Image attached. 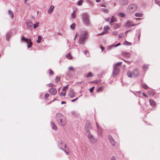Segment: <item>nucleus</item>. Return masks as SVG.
<instances>
[{
	"label": "nucleus",
	"mask_w": 160,
	"mask_h": 160,
	"mask_svg": "<svg viewBox=\"0 0 160 160\" xmlns=\"http://www.w3.org/2000/svg\"><path fill=\"white\" fill-rule=\"evenodd\" d=\"M56 119L60 125L64 127L66 124V120L65 117L61 113H57L56 115Z\"/></svg>",
	"instance_id": "f257e3e1"
},
{
	"label": "nucleus",
	"mask_w": 160,
	"mask_h": 160,
	"mask_svg": "<svg viewBox=\"0 0 160 160\" xmlns=\"http://www.w3.org/2000/svg\"><path fill=\"white\" fill-rule=\"evenodd\" d=\"M137 9V5L134 4L129 5L127 9V13L129 14H132L135 12Z\"/></svg>",
	"instance_id": "f03ea898"
},
{
	"label": "nucleus",
	"mask_w": 160,
	"mask_h": 160,
	"mask_svg": "<svg viewBox=\"0 0 160 160\" xmlns=\"http://www.w3.org/2000/svg\"><path fill=\"white\" fill-rule=\"evenodd\" d=\"M88 36V32L87 31H83L79 36V43L83 44L86 41Z\"/></svg>",
	"instance_id": "7ed1b4c3"
},
{
	"label": "nucleus",
	"mask_w": 160,
	"mask_h": 160,
	"mask_svg": "<svg viewBox=\"0 0 160 160\" xmlns=\"http://www.w3.org/2000/svg\"><path fill=\"white\" fill-rule=\"evenodd\" d=\"M86 135L88 139L92 143H95L97 141L93 136L89 130H87L86 132Z\"/></svg>",
	"instance_id": "20e7f679"
},
{
	"label": "nucleus",
	"mask_w": 160,
	"mask_h": 160,
	"mask_svg": "<svg viewBox=\"0 0 160 160\" xmlns=\"http://www.w3.org/2000/svg\"><path fill=\"white\" fill-rule=\"evenodd\" d=\"M82 19L84 23L86 26L90 25V22L89 19V16L88 14L85 13L82 15Z\"/></svg>",
	"instance_id": "39448f33"
},
{
	"label": "nucleus",
	"mask_w": 160,
	"mask_h": 160,
	"mask_svg": "<svg viewBox=\"0 0 160 160\" xmlns=\"http://www.w3.org/2000/svg\"><path fill=\"white\" fill-rule=\"evenodd\" d=\"M22 41L27 43L28 48L31 47L32 45V43L31 42V40L30 38L28 39L25 38L24 36H23L22 38Z\"/></svg>",
	"instance_id": "423d86ee"
},
{
	"label": "nucleus",
	"mask_w": 160,
	"mask_h": 160,
	"mask_svg": "<svg viewBox=\"0 0 160 160\" xmlns=\"http://www.w3.org/2000/svg\"><path fill=\"white\" fill-rule=\"evenodd\" d=\"M119 72V69L118 67L116 66H113V70L112 75L113 77L118 74Z\"/></svg>",
	"instance_id": "0eeeda50"
},
{
	"label": "nucleus",
	"mask_w": 160,
	"mask_h": 160,
	"mask_svg": "<svg viewBox=\"0 0 160 160\" xmlns=\"http://www.w3.org/2000/svg\"><path fill=\"white\" fill-rule=\"evenodd\" d=\"M108 138L112 144V146H114V143H116V142L111 135H109L108 136Z\"/></svg>",
	"instance_id": "6e6552de"
},
{
	"label": "nucleus",
	"mask_w": 160,
	"mask_h": 160,
	"mask_svg": "<svg viewBox=\"0 0 160 160\" xmlns=\"http://www.w3.org/2000/svg\"><path fill=\"white\" fill-rule=\"evenodd\" d=\"M68 96L70 98H72L75 95V93L72 89L70 90L68 93Z\"/></svg>",
	"instance_id": "1a4fd4ad"
},
{
	"label": "nucleus",
	"mask_w": 160,
	"mask_h": 160,
	"mask_svg": "<svg viewBox=\"0 0 160 160\" xmlns=\"http://www.w3.org/2000/svg\"><path fill=\"white\" fill-rule=\"evenodd\" d=\"M133 76L134 77H136L138 76L139 75V70L137 68H134L132 72Z\"/></svg>",
	"instance_id": "9d476101"
},
{
	"label": "nucleus",
	"mask_w": 160,
	"mask_h": 160,
	"mask_svg": "<svg viewBox=\"0 0 160 160\" xmlns=\"http://www.w3.org/2000/svg\"><path fill=\"white\" fill-rule=\"evenodd\" d=\"M28 28L31 29L32 28V23L30 20L27 21L26 22Z\"/></svg>",
	"instance_id": "9b49d317"
},
{
	"label": "nucleus",
	"mask_w": 160,
	"mask_h": 160,
	"mask_svg": "<svg viewBox=\"0 0 160 160\" xmlns=\"http://www.w3.org/2000/svg\"><path fill=\"white\" fill-rule=\"evenodd\" d=\"M85 128L88 129H92L93 128L92 126L91 125L90 122L88 121L87 122L85 125Z\"/></svg>",
	"instance_id": "f8f14e48"
},
{
	"label": "nucleus",
	"mask_w": 160,
	"mask_h": 160,
	"mask_svg": "<svg viewBox=\"0 0 160 160\" xmlns=\"http://www.w3.org/2000/svg\"><path fill=\"white\" fill-rule=\"evenodd\" d=\"M128 3V0H120L119 4L121 5H126Z\"/></svg>",
	"instance_id": "ddd939ff"
},
{
	"label": "nucleus",
	"mask_w": 160,
	"mask_h": 160,
	"mask_svg": "<svg viewBox=\"0 0 160 160\" xmlns=\"http://www.w3.org/2000/svg\"><path fill=\"white\" fill-rule=\"evenodd\" d=\"M135 24H133L132 22L130 21H128L125 24L126 26L128 27L135 26Z\"/></svg>",
	"instance_id": "4468645a"
},
{
	"label": "nucleus",
	"mask_w": 160,
	"mask_h": 160,
	"mask_svg": "<svg viewBox=\"0 0 160 160\" xmlns=\"http://www.w3.org/2000/svg\"><path fill=\"white\" fill-rule=\"evenodd\" d=\"M49 92L52 95H54L57 92V90L54 88H51L49 90Z\"/></svg>",
	"instance_id": "2eb2a0df"
},
{
	"label": "nucleus",
	"mask_w": 160,
	"mask_h": 160,
	"mask_svg": "<svg viewBox=\"0 0 160 160\" xmlns=\"http://www.w3.org/2000/svg\"><path fill=\"white\" fill-rule=\"evenodd\" d=\"M50 125L52 129L55 131L57 130V127L56 124L53 122H51L50 123Z\"/></svg>",
	"instance_id": "dca6fc26"
},
{
	"label": "nucleus",
	"mask_w": 160,
	"mask_h": 160,
	"mask_svg": "<svg viewBox=\"0 0 160 160\" xmlns=\"http://www.w3.org/2000/svg\"><path fill=\"white\" fill-rule=\"evenodd\" d=\"M98 129V133L99 135L100 136L102 135V132L101 128L99 127L97 122H96Z\"/></svg>",
	"instance_id": "f3484780"
},
{
	"label": "nucleus",
	"mask_w": 160,
	"mask_h": 160,
	"mask_svg": "<svg viewBox=\"0 0 160 160\" xmlns=\"http://www.w3.org/2000/svg\"><path fill=\"white\" fill-rule=\"evenodd\" d=\"M149 102L151 105L153 107H154L156 106V103L152 99H150L149 100Z\"/></svg>",
	"instance_id": "a211bd4d"
},
{
	"label": "nucleus",
	"mask_w": 160,
	"mask_h": 160,
	"mask_svg": "<svg viewBox=\"0 0 160 160\" xmlns=\"http://www.w3.org/2000/svg\"><path fill=\"white\" fill-rule=\"evenodd\" d=\"M122 54L123 56L128 58L130 57V54L129 53L126 52H122Z\"/></svg>",
	"instance_id": "6ab92c4d"
},
{
	"label": "nucleus",
	"mask_w": 160,
	"mask_h": 160,
	"mask_svg": "<svg viewBox=\"0 0 160 160\" xmlns=\"http://www.w3.org/2000/svg\"><path fill=\"white\" fill-rule=\"evenodd\" d=\"M54 7L53 6H51L50 8L48 10V13L50 14L53 11L54 8Z\"/></svg>",
	"instance_id": "aec40b11"
},
{
	"label": "nucleus",
	"mask_w": 160,
	"mask_h": 160,
	"mask_svg": "<svg viewBox=\"0 0 160 160\" xmlns=\"http://www.w3.org/2000/svg\"><path fill=\"white\" fill-rule=\"evenodd\" d=\"M8 14L10 16L12 19H13L14 18V13L10 10L8 11Z\"/></svg>",
	"instance_id": "412c9836"
},
{
	"label": "nucleus",
	"mask_w": 160,
	"mask_h": 160,
	"mask_svg": "<svg viewBox=\"0 0 160 160\" xmlns=\"http://www.w3.org/2000/svg\"><path fill=\"white\" fill-rule=\"evenodd\" d=\"M133 72L130 71H129L127 72V75L128 77L131 78L132 77H133L132 75Z\"/></svg>",
	"instance_id": "4be33fe9"
},
{
	"label": "nucleus",
	"mask_w": 160,
	"mask_h": 160,
	"mask_svg": "<svg viewBox=\"0 0 160 160\" xmlns=\"http://www.w3.org/2000/svg\"><path fill=\"white\" fill-rule=\"evenodd\" d=\"M118 15L122 18H123L125 16V13L124 12H119L118 14Z\"/></svg>",
	"instance_id": "5701e85b"
},
{
	"label": "nucleus",
	"mask_w": 160,
	"mask_h": 160,
	"mask_svg": "<svg viewBox=\"0 0 160 160\" xmlns=\"http://www.w3.org/2000/svg\"><path fill=\"white\" fill-rule=\"evenodd\" d=\"M12 35L11 33H8L6 35V39L7 41H9V38H10Z\"/></svg>",
	"instance_id": "b1692460"
},
{
	"label": "nucleus",
	"mask_w": 160,
	"mask_h": 160,
	"mask_svg": "<svg viewBox=\"0 0 160 160\" xmlns=\"http://www.w3.org/2000/svg\"><path fill=\"white\" fill-rule=\"evenodd\" d=\"M76 11L75 10H73L72 13L71 15V17L72 18H76Z\"/></svg>",
	"instance_id": "393cba45"
},
{
	"label": "nucleus",
	"mask_w": 160,
	"mask_h": 160,
	"mask_svg": "<svg viewBox=\"0 0 160 160\" xmlns=\"http://www.w3.org/2000/svg\"><path fill=\"white\" fill-rule=\"evenodd\" d=\"M42 39V38L40 36H39L38 37V40H37V42L40 43Z\"/></svg>",
	"instance_id": "a878e982"
},
{
	"label": "nucleus",
	"mask_w": 160,
	"mask_h": 160,
	"mask_svg": "<svg viewBox=\"0 0 160 160\" xmlns=\"http://www.w3.org/2000/svg\"><path fill=\"white\" fill-rule=\"evenodd\" d=\"M142 86L143 88L145 89H147L148 88V86L145 83H142Z\"/></svg>",
	"instance_id": "bb28decb"
},
{
	"label": "nucleus",
	"mask_w": 160,
	"mask_h": 160,
	"mask_svg": "<svg viewBox=\"0 0 160 160\" xmlns=\"http://www.w3.org/2000/svg\"><path fill=\"white\" fill-rule=\"evenodd\" d=\"M76 24L75 23H72L70 26V28L72 30L75 29Z\"/></svg>",
	"instance_id": "cd10ccee"
},
{
	"label": "nucleus",
	"mask_w": 160,
	"mask_h": 160,
	"mask_svg": "<svg viewBox=\"0 0 160 160\" xmlns=\"http://www.w3.org/2000/svg\"><path fill=\"white\" fill-rule=\"evenodd\" d=\"M135 16L137 17H142L143 16V14L141 13H135Z\"/></svg>",
	"instance_id": "c85d7f7f"
},
{
	"label": "nucleus",
	"mask_w": 160,
	"mask_h": 160,
	"mask_svg": "<svg viewBox=\"0 0 160 160\" xmlns=\"http://www.w3.org/2000/svg\"><path fill=\"white\" fill-rule=\"evenodd\" d=\"M83 2L84 1L83 0L79 1L77 3V5H78L79 6H81L82 5Z\"/></svg>",
	"instance_id": "c756f323"
},
{
	"label": "nucleus",
	"mask_w": 160,
	"mask_h": 160,
	"mask_svg": "<svg viewBox=\"0 0 160 160\" xmlns=\"http://www.w3.org/2000/svg\"><path fill=\"white\" fill-rule=\"evenodd\" d=\"M60 80V77L58 76H56L55 79V81L56 83H58Z\"/></svg>",
	"instance_id": "7c9ffc66"
},
{
	"label": "nucleus",
	"mask_w": 160,
	"mask_h": 160,
	"mask_svg": "<svg viewBox=\"0 0 160 160\" xmlns=\"http://www.w3.org/2000/svg\"><path fill=\"white\" fill-rule=\"evenodd\" d=\"M39 24V22H37L36 23L34 24L33 25V28L35 29L37 27H38Z\"/></svg>",
	"instance_id": "2f4dec72"
},
{
	"label": "nucleus",
	"mask_w": 160,
	"mask_h": 160,
	"mask_svg": "<svg viewBox=\"0 0 160 160\" xmlns=\"http://www.w3.org/2000/svg\"><path fill=\"white\" fill-rule=\"evenodd\" d=\"M123 44L125 45H127L129 46L131 45V42H129L127 41H125L124 42Z\"/></svg>",
	"instance_id": "473e14b6"
},
{
	"label": "nucleus",
	"mask_w": 160,
	"mask_h": 160,
	"mask_svg": "<svg viewBox=\"0 0 160 160\" xmlns=\"http://www.w3.org/2000/svg\"><path fill=\"white\" fill-rule=\"evenodd\" d=\"M67 58H68L69 59H70L71 58V56L70 53H68L67 54L66 56Z\"/></svg>",
	"instance_id": "72a5a7b5"
},
{
	"label": "nucleus",
	"mask_w": 160,
	"mask_h": 160,
	"mask_svg": "<svg viewBox=\"0 0 160 160\" xmlns=\"http://www.w3.org/2000/svg\"><path fill=\"white\" fill-rule=\"evenodd\" d=\"M92 75L91 72H89L87 75L86 77L88 78H91L92 77Z\"/></svg>",
	"instance_id": "f704fd0d"
},
{
	"label": "nucleus",
	"mask_w": 160,
	"mask_h": 160,
	"mask_svg": "<svg viewBox=\"0 0 160 160\" xmlns=\"http://www.w3.org/2000/svg\"><path fill=\"white\" fill-rule=\"evenodd\" d=\"M114 21H116V19L113 16L111 18L110 23H111L113 22H114Z\"/></svg>",
	"instance_id": "c9c22d12"
},
{
	"label": "nucleus",
	"mask_w": 160,
	"mask_h": 160,
	"mask_svg": "<svg viewBox=\"0 0 160 160\" xmlns=\"http://www.w3.org/2000/svg\"><path fill=\"white\" fill-rule=\"evenodd\" d=\"M101 10L102 12H103L105 13L108 12V10L105 8H102L101 9Z\"/></svg>",
	"instance_id": "e433bc0d"
},
{
	"label": "nucleus",
	"mask_w": 160,
	"mask_h": 160,
	"mask_svg": "<svg viewBox=\"0 0 160 160\" xmlns=\"http://www.w3.org/2000/svg\"><path fill=\"white\" fill-rule=\"evenodd\" d=\"M68 85L65 87H64L62 89V91H66L68 89Z\"/></svg>",
	"instance_id": "4c0bfd02"
},
{
	"label": "nucleus",
	"mask_w": 160,
	"mask_h": 160,
	"mask_svg": "<svg viewBox=\"0 0 160 160\" xmlns=\"http://www.w3.org/2000/svg\"><path fill=\"white\" fill-rule=\"evenodd\" d=\"M60 148L67 155H69V152L67 151L66 150H65L63 149H62L61 147H60Z\"/></svg>",
	"instance_id": "58836bf2"
},
{
	"label": "nucleus",
	"mask_w": 160,
	"mask_h": 160,
	"mask_svg": "<svg viewBox=\"0 0 160 160\" xmlns=\"http://www.w3.org/2000/svg\"><path fill=\"white\" fill-rule=\"evenodd\" d=\"M148 67V65L147 64H144L143 66V69L146 70Z\"/></svg>",
	"instance_id": "ea45409f"
},
{
	"label": "nucleus",
	"mask_w": 160,
	"mask_h": 160,
	"mask_svg": "<svg viewBox=\"0 0 160 160\" xmlns=\"http://www.w3.org/2000/svg\"><path fill=\"white\" fill-rule=\"evenodd\" d=\"M101 82V80H98L95 81H94V82L97 84H98L100 83Z\"/></svg>",
	"instance_id": "a19ab883"
},
{
	"label": "nucleus",
	"mask_w": 160,
	"mask_h": 160,
	"mask_svg": "<svg viewBox=\"0 0 160 160\" xmlns=\"http://www.w3.org/2000/svg\"><path fill=\"white\" fill-rule=\"evenodd\" d=\"M122 63V62H118L114 66L118 67V66H120Z\"/></svg>",
	"instance_id": "79ce46f5"
},
{
	"label": "nucleus",
	"mask_w": 160,
	"mask_h": 160,
	"mask_svg": "<svg viewBox=\"0 0 160 160\" xmlns=\"http://www.w3.org/2000/svg\"><path fill=\"white\" fill-rule=\"evenodd\" d=\"M124 35L123 33H120L119 34V38H122L124 36Z\"/></svg>",
	"instance_id": "37998d69"
},
{
	"label": "nucleus",
	"mask_w": 160,
	"mask_h": 160,
	"mask_svg": "<svg viewBox=\"0 0 160 160\" xmlns=\"http://www.w3.org/2000/svg\"><path fill=\"white\" fill-rule=\"evenodd\" d=\"M148 92L149 94L151 95H154V92L152 91H149Z\"/></svg>",
	"instance_id": "c03bdc74"
},
{
	"label": "nucleus",
	"mask_w": 160,
	"mask_h": 160,
	"mask_svg": "<svg viewBox=\"0 0 160 160\" xmlns=\"http://www.w3.org/2000/svg\"><path fill=\"white\" fill-rule=\"evenodd\" d=\"M94 88V87H92L90 89V91L91 93H92L93 92Z\"/></svg>",
	"instance_id": "a18cd8bd"
},
{
	"label": "nucleus",
	"mask_w": 160,
	"mask_h": 160,
	"mask_svg": "<svg viewBox=\"0 0 160 160\" xmlns=\"http://www.w3.org/2000/svg\"><path fill=\"white\" fill-rule=\"evenodd\" d=\"M48 72H49L50 75H52L53 73V72L51 69L49 70H48Z\"/></svg>",
	"instance_id": "49530a36"
},
{
	"label": "nucleus",
	"mask_w": 160,
	"mask_h": 160,
	"mask_svg": "<svg viewBox=\"0 0 160 160\" xmlns=\"http://www.w3.org/2000/svg\"><path fill=\"white\" fill-rule=\"evenodd\" d=\"M154 2H155V4L159 5V3H160V1H158L157 0H155V1H154Z\"/></svg>",
	"instance_id": "de8ad7c7"
},
{
	"label": "nucleus",
	"mask_w": 160,
	"mask_h": 160,
	"mask_svg": "<svg viewBox=\"0 0 160 160\" xmlns=\"http://www.w3.org/2000/svg\"><path fill=\"white\" fill-rule=\"evenodd\" d=\"M104 30L105 31V32H107V31L108 30V27H107V26L105 27H104Z\"/></svg>",
	"instance_id": "09e8293b"
},
{
	"label": "nucleus",
	"mask_w": 160,
	"mask_h": 160,
	"mask_svg": "<svg viewBox=\"0 0 160 160\" xmlns=\"http://www.w3.org/2000/svg\"><path fill=\"white\" fill-rule=\"evenodd\" d=\"M49 86L51 87H55V85L52 83H50Z\"/></svg>",
	"instance_id": "8fccbe9b"
},
{
	"label": "nucleus",
	"mask_w": 160,
	"mask_h": 160,
	"mask_svg": "<svg viewBox=\"0 0 160 160\" xmlns=\"http://www.w3.org/2000/svg\"><path fill=\"white\" fill-rule=\"evenodd\" d=\"M110 160H116V158L114 156H112L111 157Z\"/></svg>",
	"instance_id": "3c124183"
},
{
	"label": "nucleus",
	"mask_w": 160,
	"mask_h": 160,
	"mask_svg": "<svg viewBox=\"0 0 160 160\" xmlns=\"http://www.w3.org/2000/svg\"><path fill=\"white\" fill-rule=\"evenodd\" d=\"M49 96V94L48 93H46L45 94V98H47Z\"/></svg>",
	"instance_id": "603ef678"
},
{
	"label": "nucleus",
	"mask_w": 160,
	"mask_h": 160,
	"mask_svg": "<svg viewBox=\"0 0 160 160\" xmlns=\"http://www.w3.org/2000/svg\"><path fill=\"white\" fill-rule=\"evenodd\" d=\"M60 95H62L63 96H65L66 95V93L65 92H61L60 93Z\"/></svg>",
	"instance_id": "864d4df0"
},
{
	"label": "nucleus",
	"mask_w": 160,
	"mask_h": 160,
	"mask_svg": "<svg viewBox=\"0 0 160 160\" xmlns=\"http://www.w3.org/2000/svg\"><path fill=\"white\" fill-rule=\"evenodd\" d=\"M68 69L69 70H72V71H74V69L72 67H69V68Z\"/></svg>",
	"instance_id": "5fc2aeb1"
},
{
	"label": "nucleus",
	"mask_w": 160,
	"mask_h": 160,
	"mask_svg": "<svg viewBox=\"0 0 160 160\" xmlns=\"http://www.w3.org/2000/svg\"><path fill=\"white\" fill-rule=\"evenodd\" d=\"M115 27L116 28H119V25L118 24H115Z\"/></svg>",
	"instance_id": "6e6d98bb"
},
{
	"label": "nucleus",
	"mask_w": 160,
	"mask_h": 160,
	"mask_svg": "<svg viewBox=\"0 0 160 160\" xmlns=\"http://www.w3.org/2000/svg\"><path fill=\"white\" fill-rule=\"evenodd\" d=\"M118 34L117 32H112V34L114 35H117Z\"/></svg>",
	"instance_id": "4d7b16f0"
},
{
	"label": "nucleus",
	"mask_w": 160,
	"mask_h": 160,
	"mask_svg": "<svg viewBox=\"0 0 160 160\" xmlns=\"http://www.w3.org/2000/svg\"><path fill=\"white\" fill-rule=\"evenodd\" d=\"M88 52L86 50L84 51V54L86 55H87V57H88V56L87 55V53Z\"/></svg>",
	"instance_id": "13d9d810"
},
{
	"label": "nucleus",
	"mask_w": 160,
	"mask_h": 160,
	"mask_svg": "<svg viewBox=\"0 0 160 160\" xmlns=\"http://www.w3.org/2000/svg\"><path fill=\"white\" fill-rule=\"evenodd\" d=\"M142 95L144 96L145 97H146V98H147L148 97V96L145 93H144V92H142Z\"/></svg>",
	"instance_id": "bf43d9fd"
},
{
	"label": "nucleus",
	"mask_w": 160,
	"mask_h": 160,
	"mask_svg": "<svg viewBox=\"0 0 160 160\" xmlns=\"http://www.w3.org/2000/svg\"><path fill=\"white\" fill-rule=\"evenodd\" d=\"M78 98H76L75 99L71 100V102H75V101H76V100H77L78 99Z\"/></svg>",
	"instance_id": "052dcab7"
},
{
	"label": "nucleus",
	"mask_w": 160,
	"mask_h": 160,
	"mask_svg": "<svg viewBox=\"0 0 160 160\" xmlns=\"http://www.w3.org/2000/svg\"><path fill=\"white\" fill-rule=\"evenodd\" d=\"M120 43H118L117 44H116V45L114 46H115V47H117V46H119V45H120Z\"/></svg>",
	"instance_id": "680f3d73"
},
{
	"label": "nucleus",
	"mask_w": 160,
	"mask_h": 160,
	"mask_svg": "<svg viewBox=\"0 0 160 160\" xmlns=\"http://www.w3.org/2000/svg\"><path fill=\"white\" fill-rule=\"evenodd\" d=\"M101 90H102V88L100 87L98 89L97 91H100Z\"/></svg>",
	"instance_id": "e2e57ef3"
},
{
	"label": "nucleus",
	"mask_w": 160,
	"mask_h": 160,
	"mask_svg": "<svg viewBox=\"0 0 160 160\" xmlns=\"http://www.w3.org/2000/svg\"><path fill=\"white\" fill-rule=\"evenodd\" d=\"M110 18H105V20L106 21H108L109 20Z\"/></svg>",
	"instance_id": "0e129e2a"
},
{
	"label": "nucleus",
	"mask_w": 160,
	"mask_h": 160,
	"mask_svg": "<svg viewBox=\"0 0 160 160\" xmlns=\"http://www.w3.org/2000/svg\"><path fill=\"white\" fill-rule=\"evenodd\" d=\"M105 32H102L101 33H99V34H98L97 35H101V34H103V33H104Z\"/></svg>",
	"instance_id": "69168bd1"
},
{
	"label": "nucleus",
	"mask_w": 160,
	"mask_h": 160,
	"mask_svg": "<svg viewBox=\"0 0 160 160\" xmlns=\"http://www.w3.org/2000/svg\"><path fill=\"white\" fill-rule=\"evenodd\" d=\"M100 48H101L102 49V51H103V49H104V47H101V46L100 47Z\"/></svg>",
	"instance_id": "338daca9"
},
{
	"label": "nucleus",
	"mask_w": 160,
	"mask_h": 160,
	"mask_svg": "<svg viewBox=\"0 0 160 160\" xmlns=\"http://www.w3.org/2000/svg\"><path fill=\"white\" fill-rule=\"evenodd\" d=\"M66 103V102H64V101H62L61 102V104H65Z\"/></svg>",
	"instance_id": "774afa93"
}]
</instances>
